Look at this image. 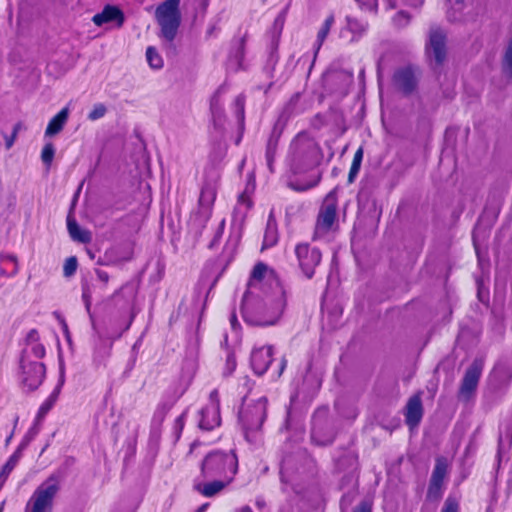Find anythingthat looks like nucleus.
<instances>
[{
    "mask_svg": "<svg viewBox=\"0 0 512 512\" xmlns=\"http://www.w3.org/2000/svg\"><path fill=\"white\" fill-rule=\"evenodd\" d=\"M286 307L283 287L263 263L255 265L242 299V316L251 326L274 325Z\"/></svg>",
    "mask_w": 512,
    "mask_h": 512,
    "instance_id": "1",
    "label": "nucleus"
},
{
    "mask_svg": "<svg viewBox=\"0 0 512 512\" xmlns=\"http://www.w3.org/2000/svg\"><path fill=\"white\" fill-rule=\"evenodd\" d=\"M237 472L238 457L233 450H212L202 460L193 487L205 497L216 496L233 482Z\"/></svg>",
    "mask_w": 512,
    "mask_h": 512,
    "instance_id": "2",
    "label": "nucleus"
},
{
    "mask_svg": "<svg viewBox=\"0 0 512 512\" xmlns=\"http://www.w3.org/2000/svg\"><path fill=\"white\" fill-rule=\"evenodd\" d=\"M322 157L318 143L306 133H299L291 142L288 162L295 174L316 167Z\"/></svg>",
    "mask_w": 512,
    "mask_h": 512,
    "instance_id": "3",
    "label": "nucleus"
},
{
    "mask_svg": "<svg viewBox=\"0 0 512 512\" xmlns=\"http://www.w3.org/2000/svg\"><path fill=\"white\" fill-rule=\"evenodd\" d=\"M252 206L251 191H249L247 187L238 196L237 203L234 207L230 234L221 254L222 261L226 263L232 261L241 239L242 226Z\"/></svg>",
    "mask_w": 512,
    "mask_h": 512,
    "instance_id": "4",
    "label": "nucleus"
},
{
    "mask_svg": "<svg viewBox=\"0 0 512 512\" xmlns=\"http://www.w3.org/2000/svg\"><path fill=\"white\" fill-rule=\"evenodd\" d=\"M61 484V474H51L34 490L26 504L25 512H52Z\"/></svg>",
    "mask_w": 512,
    "mask_h": 512,
    "instance_id": "5",
    "label": "nucleus"
},
{
    "mask_svg": "<svg viewBox=\"0 0 512 512\" xmlns=\"http://www.w3.org/2000/svg\"><path fill=\"white\" fill-rule=\"evenodd\" d=\"M267 399L259 398L253 404H247L239 412V422L242 426L245 438L250 443L258 441L259 431L266 419Z\"/></svg>",
    "mask_w": 512,
    "mask_h": 512,
    "instance_id": "6",
    "label": "nucleus"
},
{
    "mask_svg": "<svg viewBox=\"0 0 512 512\" xmlns=\"http://www.w3.org/2000/svg\"><path fill=\"white\" fill-rule=\"evenodd\" d=\"M337 228V200L330 193L326 196L319 209L312 238L313 240L329 241Z\"/></svg>",
    "mask_w": 512,
    "mask_h": 512,
    "instance_id": "7",
    "label": "nucleus"
},
{
    "mask_svg": "<svg viewBox=\"0 0 512 512\" xmlns=\"http://www.w3.org/2000/svg\"><path fill=\"white\" fill-rule=\"evenodd\" d=\"M180 0H166L161 3L155 12L156 20L161 28V37L172 42L181 23L179 10Z\"/></svg>",
    "mask_w": 512,
    "mask_h": 512,
    "instance_id": "8",
    "label": "nucleus"
},
{
    "mask_svg": "<svg viewBox=\"0 0 512 512\" xmlns=\"http://www.w3.org/2000/svg\"><path fill=\"white\" fill-rule=\"evenodd\" d=\"M336 467L339 471H345L340 488H348V492L343 495L341 499V509L344 512L354 500L355 488L357 486V470H358V459L352 452H346L342 458H340Z\"/></svg>",
    "mask_w": 512,
    "mask_h": 512,
    "instance_id": "9",
    "label": "nucleus"
},
{
    "mask_svg": "<svg viewBox=\"0 0 512 512\" xmlns=\"http://www.w3.org/2000/svg\"><path fill=\"white\" fill-rule=\"evenodd\" d=\"M19 380L22 388L26 391H34L43 383L46 368L41 361H27L20 359Z\"/></svg>",
    "mask_w": 512,
    "mask_h": 512,
    "instance_id": "10",
    "label": "nucleus"
},
{
    "mask_svg": "<svg viewBox=\"0 0 512 512\" xmlns=\"http://www.w3.org/2000/svg\"><path fill=\"white\" fill-rule=\"evenodd\" d=\"M298 266L302 273L308 278H312L315 274V269L321 263L322 253L309 243H298L294 249Z\"/></svg>",
    "mask_w": 512,
    "mask_h": 512,
    "instance_id": "11",
    "label": "nucleus"
},
{
    "mask_svg": "<svg viewBox=\"0 0 512 512\" xmlns=\"http://www.w3.org/2000/svg\"><path fill=\"white\" fill-rule=\"evenodd\" d=\"M221 423L220 418V399L217 389H213L209 394V400L205 407L199 411L198 425L202 430H212Z\"/></svg>",
    "mask_w": 512,
    "mask_h": 512,
    "instance_id": "12",
    "label": "nucleus"
},
{
    "mask_svg": "<svg viewBox=\"0 0 512 512\" xmlns=\"http://www.w3.org/2000/svg\"><path fill=\"white\" fill-rule=\"evenodd\" d=\"M219 176L215 171L206 172L204 182L201 186L199 206L210 213L217 196Z\"/></svg>",
    "mask_w": 512,
    "mask_h": 512,
    "instance_id": "13",
    "label": "nucleus"
},
{
    "mask_svg": "<svg viewBox=\"0 0 512 512\" xmlns=\"http://www.w3.org/2000/svg\"><path fill=\"white\" fill-rule=\"evenodd\" d=\"M483 370V362L474 360L468 367L462 379L459 390L460 397L469 399L476 390Z\"/></svg>",
    "mask_w": 512,
    "mask_h": 512,
    "instance_id": "14",
    "label": "nucleus"
},
{
    "mask_svg": "<svg viewBox=\"0 0 512 512\" xmlns=\"http://www.w3.org/2000/svg\"><path fill=\"white\" fill-rule=\"evenodd\" d=\"M512 379V365L498 362L489 377V385L495 392H504Z\"/></svg>",
    "mask_w": 512,
    "mask_h": 512,
    "instance_id": "15",
    "label": "nucleus"
},
{
    "mask_svg": "<svg viewBox=\"0 0 512 512\" xmlns=\"http://www.w3.org/2000/svg\"><path fill=\"white\" fill-rule=\"evenodd\" d=\"M45 354L46 350L40 342L39 332L36 329L30 330L26 335L21 358H26L27 361H40Z\"/></svg>",
    "mask_w": 512,
    "mask_h": 512,
    "instance_id": "16",
    "label": "nucleus"
},
{
    "mask_svg": "<svg viewBox=\"0 0 512 512\" xmlns=\"http://www.w3.org/2000/svg\"><path fill=\"white\" fill-rule=\"evenodd\" d=\"M273 361V347L262 346L253 349L250 357L251 367L255 374L263 375Z\"/></svg>",
    "mask_w": 512,
    "mask_h": 512,
    "instance_id": "17",
    "label": "nucleus"
},
{
    "mask_svg": "<svg viewBox=\"0 0 512 512\" xmlns=\"http://www.w3.org/2000/svg\"><path fill=\"white\" fill-rule=\"evenodd\" d=\"M393 84L403 94H411L417 87V78L414 70L411 67L397 69L393 75Z\"/></svg>",
    "mask_w": 512,
    "mask_h": 512,
    "instance_id": "18",
    "label": "nucleus"
},
{
    "mask_svg": "<svg viewBox=\"0 0 512 512\" xmlns=\"http://www.w3.org/2000/svg\"><path fill=\"white\" fill-rule=\"evenodd\" d=\"M427 54L430 58L434 59L437 65L442 64L444 61L446 55L445 36L440 30L431 31Z\"/></svg>",
    "mask_w": 512,
    "mask_h": 512,
    "instance_id": "19",
    "label": "nucleus"
},
{
    "mask_svg": "<svg viewBox=\"0 0 512 512\" xmlns=\"http://www.w3.org/2000/svg\"><path fill=\"white\" fill-rule=\"evenodd\" d=\"M512 444V416L510 419L504 421L500 425L499 430V438H498V449L496 458L498 461V464L503 461V459H506V456L508 454V451Z\"/></svg>",
    "mask_w": 512,
    "mask_h": 512,
    "instance_id": "20",
    "label": "nucleus"
},
{
    "mask_svg": "<svg viewBox=\"0 0 512 512\" xmlns=\"http://www.w3.org/2000/svg\"><path fill=\"white\" fill-rule=\"evenodd\" d=\"M423 416V406L420 394H415L409 398L406 410H405V418L406 423L411 428L417 426Z\"/></svg>",
    "mask_w": 512,
    "mask_h": 512,
    "instance_id": "21",
    "label": "nucleus"
},
{
    "mask_svg": "<svg viewBox=\"0 0 512 512\" xmlns=\"http://www.w3.org/2000/svg\"><path fill=\"white\" fill-rule=\"evenodd\" d=\"M92 20L97 26H102L109 22H116L118 26H121L124 21V16L119 8L107 5L102 12L95 14Z\"/></svg>",
    "mask_w": 512,
    "mask_h": 512,
    "instance_id": "22",
    "label": "nucleus"
},
{
    "mask_svg": "<svg viewBox=\"0 0 512 512\" xmlns=\"http://www.w3.org/2000/svg\"><path fill=\"white\" fill-rule=\"evenodd\" d=\"M367 28L368 24L366 22L359 20L355 17L348 16L346 18V26L341 31V37L347 38V34L350 33L351 37L349 38V41H357L366 33Z\"/></svg>",
    "mask_w": 512,
    "mask_h": 512,
    "instance_id": "23",
    "label": "nucleus"
},
{
    "mask_svg": "<svg viewBox=\"0 0 512 512\" xmlns=\"http://www.w3.org/2000/svg\"><path fill=\"white\" fill-rule=\"evenodd\" d=\"M29 442L28 435L25 437V439L20 443L16 451L9 457L7 462L4 464V466L0 470V489L2 488L3 484L5 483L6 479L8 478L9 474L12 472V470L16 467L19 460L22 457L23 450L27 447Z\"/></svg>",
    "mask_w": 512,
    "mask_h": 512,
    "instance_id": "24",
    "label": "nucleus"
},
{
    "mask_svg": "<svg viewBox=\"0 0 512 512\" xmlns=\"http://www.w3.org/2000/svg\"><path fill=\"white\" fill-rule=\"evenodd\" d=\"M69 117V109L64 107L48 123L45 135L53 136L58 134L66 124Z\"/></svg>",
    "mask_w": 512,
    "mask_h": 512,
    "instance_id": "25",
    "label": "nucleus"
},
{
    "mask_svg": "<svg viewBox=\"0 0 512 512\" xmlns=\"http://www.w3.org/2000/svg\"><path fill=\"white\" fill-rule=\"evenodd\" d=\"M67 228L69 235L73 240L81 243L90 242L91 234L88 231L81 229L76 220L71 216L67 217Z\"/></svg>",
    "mask_w": 512,
    "mask_h": 512,
    "instance_id": "26",
    "label": "nucleus"
},
{
    "mask_svg": "<svg viewBox=\"0 0 512 512\" xmlns=\"http://www.w3.org/2000/svg\"><path fill=\"white\" fill-rule=\"evenodd\" d=\"M449 462L445 457H437L432 471L430 481L444 485V480L448 474Z\"/></svg>",
    "mask_w": 512,
    "mask_h": 512,
    "instance_id": "27",
    "label": "nucleus"
},
{
    "mask_svg": "<svg viewBox=\"0 0 512 512\" xmlns=\"http://www.w3.org/2000/svg\"><path fill=\"white\" fill-rule=\"evenodd\" d=\"M220 90H218L211 99L210 109L213 118V122L216 126L221 127L224 123V111L222 105L219 102Z\"/></svg>",
    "mask_w": 512,
    "mask_h": 512,
    "instance_id": "28",
    "label": "nucleus"
},
{
    "mask_svg": "<svg viewBox=\"0 0 512 512\" xmlns=\"http://www.w3.org/2000/svg\"><path fill=\"white\" fill-rule=\"evenodd\" d=\"M59 387L56 388L49 397L41 404V406L38 409L37 415H36V422L42 421L47 413L52 409L54 404L56 403L59 395Z\"/></svg>",
    "mask_w": 512,
    "mask_h": 512,
    "instance_id": "29",
    "label": "nucleus"
},
{
    "mask_svg": "<svg viewBox=\"0 0 512 512\" xmlns=\"http://www.w3.org/2000/svg\"><path fill=\"white\" fill-rule=\"evenodd\" d=\"M333 23H334V17L333 16L327 17L326 20L324 21L322 27L318 31L317 39H316V42L314 45L315 46V55L320 50L323 42L325 41L327 35L329 34V31H330Z\"/></svg>",
    "mask_w": 512,
    "mask_h": 512,
    "instance_id": "30",
    "label": "nucleus"
},
{
    "mask_svg": "<svg viewBox=\"0 0 512 512\" xmlns=\"http://www.w3.org/2000/svg\"><path fill=\"white\" fill-rule=\"evenodd\" d=\"M110 349L111 344H107L99 336L98 343L95 345L93 352L94 361L97 363H101L105 358L109 356Z\"/></svg>",
    "mask_w": 512,
    "mask_h": 512,
    "instance_id": "31",
    "label": "nucleus"
},
{
    "mask_svg": "<svg viewBox=\"0 0 512 512\" xmlns=\"http://www.w3.org/2000/svg\"><path fill=\"white\" fill-rule=\"evenodd\" d=\"M278 241L277 228L271 222H268L265 233L262 248L267 249L273 247Z\"/></svg>",
    "mask_w": 512,
    "mask_h": 512,
    "instance_id": "32",
    "label": "nucleus"
},
{
    "mask_svg": "<svg viewBox=\"0 0 512 512\" xmlns=\"http://www.w3.org/2000/svg\"><path fill=\"white\" fill-rule=\"evenodd\" d=\"M362 160H363V148L360 147L355 152L354 157H353L352 165L350 167V171L348 174V182L349 183H353L355 178L357 177V175L360 171Z\"/></svg>",
    "mask_w": 512,
    "mask_h": 512,
    "instance_id": "33",
    "label": "nucleus"
},
{
    "mask_svg": "<svg viewBox=\"0 0 512 512\" xmlns=\"http://www.w3.org/2000/svg\"><path fill=\"white\" fill-rule=\"evenodd\" d=\"M146 58L151 68L160 69L163 67V59L154 47H148Z\"/></svg>",
    "mask_w": 512,
    "mask_h": 512,
    "instance_id": "34",
    "label": "nucleus"
},
{
    "mask_svg": "<svg viewBox=\"0 0 512 512\" xmlns=\"http://www.w3.org/2000/svg\"><path fill=\"white\" fill-rule=\"evenodd\" d=\"M444 492V485L440 483H435L429 481L428 491H427V499L429 501H438L441 499Z\"/></svg>",
    "mask_w": 512,
    "mask_h": 512,
    "instance_id": "35",
    "label": "nucleus"
},
{
    "mask_svg": "<svg viewBox=\"0 0 512 512\" xmlns=\"http://www.w3.org/2000/svg\"><path fill=\"white\" fill-rule=\"evenodd\" d=\"M281 481L284 484L293 485V475L291 472V461L290 459L283 460L280 468Z\"/></svg>",
    "mask_w": 512,
    "mask_h": 512,
    "instance_id": "36",
    "label": "nucleus"
},
{
    "mask_svg": "<svg viewBox=\"0 0 512 512\" xmlns=\"http://www.w3.org/2000/svg\"><path fill=\"white\" fill-rule=\"evenodd\" d=\"M450 5L448 10V17L452 21L460 20V13L463 9V0H447Z\"/></svg>",
    "mask_w": 512,
    "mask_h": 512,
    "instance_id": "37",
    "label": "nucleus"
},
{
    "mask_svg": "<svg viewBox=\"0 0 512 512\" xmlns=\"http://www.w3.org/2000/svg\"><path fill=\"white\" fill-rule=\"evenodd\" d=\"M234 109L236 117L239 122L244 121V110H245V98L243 95H238L234 100Z\"/></svg>",
    "mask_w": 512,
    "mask_h": 512,
    "instance_id": "38",
    "label": "nucleus"
},
{
    "mask_svg": "<svg viewBox=\"0 0 512 512\" xmlns=\"http://www.w3.org/2000/svg\"><path fill=\"white\" fill-rule=\"evenodd\" d=\"M504 72L512 78V39L510 40L503 61Z\"/></svg>",
    "mask_w": 512,
    "mask_h": 512,
    "instance_id": "39",
    "label": "nucleus"
},
{
    "mask_svg": "<svg viewBox=\"0 0 512 512\" xmlns=\"http://www.w3.org/2000/svg\"><path fill=\"white\" fill-rule=\"evenodd\" d=\"M55 154V148L52 143H47L43 147L42 153H41V159L43 163L47 166H50L52 163V160L54 158Z\"/></svg>",
    "mask_w": 512,
    "mask_h": 512,
    "instance_id": "40",
    "label": "nucleus"
},
{
    "mask_svg": "<svg viewBox=\"0 0 512 512\" xmlns=\"http://www.w3.org/2000/svg\"><path fill=\"white\" fill-rule=\"evenodd\" d=\"M318 182H319V177L312 181L306 182V183H300L298 181H291L289 183V186L295 191L303 192V191H307V190L315 187L318 184Z\"/></svg>",
    "mask_w": 512,
    "mask_h": 512,
    "instance_id": "41",
    "label": "nucleus"
},
{
    "mask_svg": "<svg viewBox=\"0 0 512 512\" xmlns=\"http://www.w3.org/2000/svg\"><path fill=\"white\" fill-rule=\"evenodd\" d=\"M77 259L76 257L72 256L66 259L64 266H63V274L66 277H70L75 274L77 270Z\"/></svg>",
    "mask_w": 512,
    "mask_h": 512,
    "instance_id": "42",
    "label": "nucleus"
},
{
    "mask_svg": "<svg viewBox=\"0 0 512 512\" xmlns=\"http://www.w3.org/2000/svg\"><path fill=\"white\" fill-rule=\"evenodd\" d=\"M410 19H411V16L408 13H406L405 11H399L393 17V23L396 27L402 28L409 24Z\"/></svg>",
    "mask_w": 512,
    "mask_h": 512,
    "instance_id": "43",
    "label": "nucleus"
},
{
    "mask_svg": "<svg viewBox=\"0 0 512 512\" xmlns=\"http://www.w3.org/2000/svg\"><path fill=\"white\" fill-rule=\"evenodd\" d=\"M0 261L2 263H5V262H8V263H11L12 264V269L11 271L7 274V276H15L17 273H18V263H17V258L16 256L14 255H11V254H7V255H0Z\"/></svg>",
    "mask_w": 512,
    "mask_h": 512,
    "instance_id": "44",
    "label": "nucleus"
},
{
    "mask_svg": "<svg viewBox=\"0 0 512 512\" xmlns=\"http://www.w3.org/2000/svg\"><path fill=\"white\" fill-rule=\"evenodd\" d=\"M106 107L105 105L98 103L94 105L93 109L90 111L88 118L92 121L98 120L102 118L106 114Z\"/></svg>",
    "mask_w": 512,
    "mask_h": 512,
    "instance_id": "45",
    "label": "nucleus"
},
{
    "mask_svg": "<svg viewBox=\"0 0 512 512\" xmlns=\"http://www.w3.org/2000/svg\"><path fill=\"white\" fill-rule=\"evenodd\" d=\"M224 227H225V220L223 219L219 223L218 229L215 232L214 237H213L212 241L209 244V248L212 249V248L216 247L217 245H219L220 239L222 238V235H223V232H224Z\"/></svg>",
    "mask_w": 512,
    "mask_h": 512,
    "instance_id": "46",
    "label": "nucleus"
},
{
    "mask_svg": "<svg viewBox=\"0 0 512 512\" xmlns=\"http://www.w3.org/2000/svg\"><path fill=\"white\" fill-rule=\"evenodd\" d=\"M458 511H459V504L456 501V499L448 497L444 502L441 512H458Z\"/></svg>",
    "mask_w": 512,
    "mask_h": 512,
    "instance_id": "47",
    "label": "nucleus"
},
{
    "mask_svg": "<svg viewBox=\"0 0 512 512\" xmlns=\"http://www.w3.org/2000/svg\"><path fill=\"white\" fill-rule=\"evenodd\" d=\"M275 146H276V144L273 142L272 139H270L267 144V150H266V160H267V164H268L270 171H272V162H273L274 154H275Z\"/></svg>",
    "mask_w": 512,
    "mask_h": 512,
    "instance_id": "48",
    "label": "nucleus"
},
{
    "mask_svg": "<svg viewBox=\"0 0 512 512\" xmlns=\"http://www.w3.org/2000/svg\"><path fill=\"white\" fill-rule=\"evenodd\" d=\"M361 8H365L368 10H376L377 8V0H355Z\"/></svg>",
    "mask_w": 512,
    "mask_h": 512,
    "instance_id": "49",
    "label": "nucleus"
},
{
    "mask_svg": "<svg viewBox=\"0 0 512 512\" xmlns=\"http://www.w3.org/2000/svg\"><path fill=\"white\" fill-rule=\"evenodd\" d=\"M169 409H170V406H168L166 404L159 405L154 414V419H158L159 421H162L165 414L168 412Z\"/></svg>",
    "mask_w": 512,
    "mask_h": 512,
    "instance_id": "50",
    "label": "nucleus"
},
{
    "mask_svg": "<svg viewBox=\"0 0 512 512\" xmlns=\"http://www.w3.org/2000/svg\"><path fill=\"white\" fill-rule=\"evenodd\" d=\"M277 61H278V56L276 54V48L273 47L272 51L270 53L269 59H268V65L271 67V69L274 68V66L276 65Z\"/></svg>",
    "mask_w": 512,
    "mask_h": 512,
    "instance_id": "51",
    "label": "nucleus"
},
{
    "mask_svg": "<svg viewBox=\"0 0 512 512\" xmlns=\"http://www.w3.org/2000/svg\"><path fill=\"white\" fill-rule=\"evenodd\" d=\"M354 512H371V505L367 501H363L355 508Z\"/></svg>",
    "mask_w": 512,
    "mask_h": 512,
    "instance_id": "52",
    "label": "nucleus"
},
{
    "mask_svg": "<svg viewBox=\"0 0 512 512\" xmlns=\"http://www.w3.org/2000/svg\"><path fill=\"white\" fill-rule=\"evenodd\" d=\"M96 276H97L98 280H100L101 282H103L105 284L108 283V281H109V274L104 270L97 269Z\"/></svg>",
    "mask_w": 512,
    "mask_h": 512,
    "instance_id": "53",
    "label": "nucleus"
},
{
    "mask_svg": "<svg viewBox=\"0 0 512 512\" xmlns=\"http://www.w3.org/2000/svg\"><path fill=\"white\" fill-rule=\"evenodd\" d=\"M284 25V16L280 14L276 17L274 21V28L278 31V34L281 32Z\"/></svg>",
    "mask_w": 512,
    "mask_h": 512,
    "instance_id": "54",
    "label": "nucleus"
},
{
    "mask_svg": "<svg viewBox=\"0 0 512 512\" xmlns=\"http://www.w3.org/2000/svg\"><path fill=\"white\" fill-rule=\"evenodd\" d=\"M311 438L313 440L314 443H316L317 445H321V446H324V445H327L329 443L332 442V440H327V441H322L318 438L317 436V432L315 429L312 430V433H311Z\"/></svg>",
    "mask_w": 512,
    "mask_h": 512,
    "instance_id": "55",
    "label": "nucleus"
},
{
    "mask_svg": "<svg viewBox=\"0 0 512 512\" xmlns=\"http://www.w3.org/2000/svg\"><path fill=\"white\" fill-rule=\"evenodd\" d=\"M184 427V415H180L175 419L174 428L175 430L180 433Z\"/></svg>",
    "mask_w": 512,
    "mask_h": 512,
    "instance_id": "56",
    "label": "nucleus"
},
{
    "mask_svg": "<svg viewBox=\"0 0 512 512\" xmlns=\"http://www.w3.org/2000/svg\"><path fill=\"white\" fill-rule=\"evenodd\" d=\"M227 368L230 372H232L236 367V360L233 355H228L227 357Z\"/></svg>",
    "mask_w": 512,
    "mask_h": 512,
    "instance_id": "57",
    "label": "nucleus"
},
{
    "mask_svg": "<svg viewBox=\"0 0 512 512\" xmlns=\"http://www.w3.org/2000/svg\"><path fill=\"white\" fill-rule=\"evenodd\" d=\"M408 6L418 8L423 4V0H404Z\"/></svg>",
    "mask_w": 512,
    "mask_h": 512,
    "instance_id": "58",
    "label": "nucleus"
},
{
    "mask_svg": "<svg viewBox=\"0 0 512 512\" xmlns=\"http://www.w3.org/2000/svg\"><path fill=\"white\" fill-rule=\"evenodd\" d=\"M286 365H287V361H286V359L282 358V359L280 360V363H279V369H278V371L276 372V376H277V377H279V376L283 373V371H284V369H285Z\"/></svg>",
    "mask_w": 512,
    "mask_h": 512,
    "instance_id": "59",
    "label": "nucleus"
},
{
    "mask_svg": "<svg viewBox=\"0 0 512 512\" xmlns=\"http://www.w3.org/2000/svg\"><path fill=\"white\" fill-rule=\"evenodd\" d=\"M477 238H478V228H476L475 231L473 232V244H474L476 253L479 254V244H478Z\"/></svg>",
    "mask_w": 512,
    "mask_h": 512,
    "instance_id": "60",
    "label": "nucleus"
},
{
    "mask_svg": "<svg viewBox=\"0 0 512 512\" xmlns=\"http://www.w3.org/2000/svg\"><path fill=\"white\" fill-rule=\"evenodd\" d=\"M386 4L387 9H393L396 7L397 0H383Z\"/></svg>",
    "mask_w": 512,
    "mask_h": 512,
    "instance_id": "61",
    "label": "nucleus"
},
{
    "mask_svg": "<svg viewBox=\"0 0 512 512\" xmlns=\"http://www.w3.org/2000/svg\"><path fill=\"white\" fill-rule=\"evenodd\" d=\"M83 298L85 300L86 308L89 311V309H90V301H89V298H88L86 293H83Z\"/></svg>",
    "mask_w": 512,
    "mask_h": 512,
    "instance_id": "62",
    "label": "nucleus"
},
{
    "mask_svg": "<svg viewBox=\"0 0 512 512\" xmlns=\"http://www.w3.org/2000/svg\"><path fill=\"white\" fill-rule=\"evenodd\" d=\"M209 504L208 503H205L203 505H201L196 512H205L206 509L208 508Z\"/></svg>",
    "mask_w": 512,
    "mask_h": 512,
    "instance_id": "63",
    "label": "nucleus"
},
{
    "mask_svg": "<svg viewBox=\"0 0 512 512\" xmlns=\"http://www.w3.org/2000/svg\"><path fill=\"white\" fill-rule=\"evenodd\" d=\"M236 512H253L252 509L249 506H244L237 510Z\"/></svg>",
    "mask_w": 512,
    "mask_h": 512,
    "instance_id": "64",
    "label": "nucleus"
}]
</instances>
